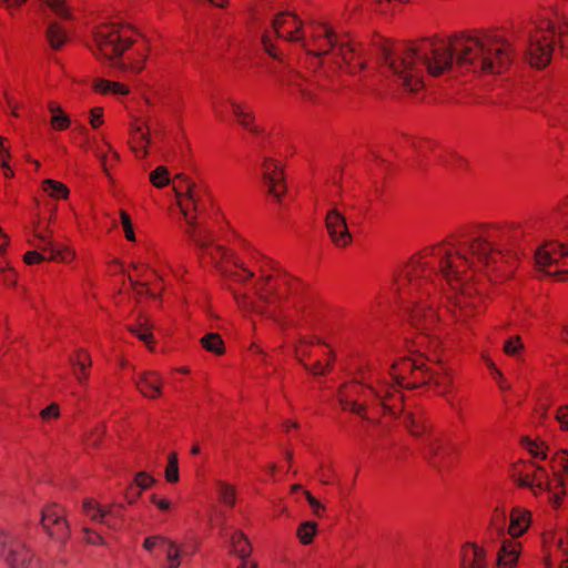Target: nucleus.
<instances>
[{
  "label": "nucleus",
  "instance_id": "obj_1",
  "mask_svg": "<svg viewBox=\"0 0 568 568\" xmlns=\"http://www.w3.org/2000/svg\"><path fill=\"white\" fill-rule=\"evenodd\" d=\"M521 235L517 224L465 226L450 241L426 248L418 260L413 258L395 281L400 297H410L412 325L428 329L435 322V312L426 311L412 294V288L418 287L428 293L434 275L443 277L456 291L452 313L457 323L466 324L480 302L473 294L478 288L468 283L473 272L479 267L498 268L499 262L508 264L518 258L515 245Z\"/></svg>",
  "mask_w": 568,
  "mask_h": 568
},
{
  "label": "nucleus",
  "instance_id": "obj_2",
  "mask_svg": "<svg viewBox=\"0 0 568 568\" xmlns=\"http://www.w3.org/2000/svg\"><path fill=\"white\" fill-rule=\"evenodd\" d=\"M382 59L394 79L408 91L424 87L425 71L437 77L453 68L500 73L514 59L510 42L495 33L454 37L445 40H424L415 47L390 49L383 44Z\"/></svg>",
  "mask_w": 568,
  "mask_h": 568
},
{
  "label": "nucleus",
  "instance_id": "obj_3",
  "mask_svg": "<svg viewBox=\"0 0 568 568\" xmlns=\"http://www.w3.org/2000/svg\"><path fill=\"white\" fill-rule=\"evenodd\" d=\"M176 179L181 180L179 185H174L178 206L185 222V234L196 244V246L206 252L212 261L217 262L219 258L226 257V251L220 246L210 250L211 241L209 231L204 224L197 221L196 216H192L191 211L202 212V195L206 192L204 186H199L184 174H178Z\"/></svg>",
  "mask_w": 568,
  "mask_h": 568
},
{
  "label": "nucleus",
  "instance_id": "obj_4",
  "mask_svg": "<svg viewBox=\"0 0 568 568\" xmlns=\"http://www.w3.org/2000/svg\"><path fill=\"white\" fill-rule=\"evenodd\" d=\"M312 43L304 48L310 54L316 58L328 57L334 63L341 65L344 63L347 72L355 74L357 71L364 70L366 60L362 49L351 40L341 38L331 27L325 23H316L313 26Z\"/></svg>",
  "mask_w": 568,
  "mask_h": 568
},
{
  "label": "nucleus",
  "instance_id": "obj_5",
  "mask_svg": "<svg viewBox=\"0 0 568 568\" xmlns=\"http://www.w3.org/2000/svg\"><path fill=\"white\" fill-rule=\"evenodd\" d=\"M129 33V29L116 23L100 24L93 30L94 47L91 50L95 55L103 58L114 71H131L138 74L142 71L143 62L146 59L144 52L139 53L141 62L131 60L126 63L121 60L123 52L134 42Z\"/></svg>",
  "mask_w": 568,
  "mask_h": 568
},
{
  "label": "nucleus",
  "instance_id": "obj_6",
  "mask_svg": "<svg viewBox=\"0 0 568 568\" xmlns=\"http://www.w3.org/2000/svg\"><path fill=\"white\" fill-rule=\"evenodd\" d=\"M426 369L427 367L422 361L405 358L399 363H394L390 367L389 374L394 384L384 383L379 388L368 386V390L385 410L395 415L397 410L395 402L400 403L403 398L395 390V386L414 388L417 386V383L423 384Z\"/></svg>",
  "mask_w": 568,
  "mask_h": 568
},
{
  "label": "nucleus",
  "instance_id": "obj_7",
  "mask_svg": "<svg viewBox=\"0 0 568 568\" xmlns=\"http://www.w3.org/2000/svg\"><path fill=\"white\" fill-rule=\"evenodd\" d=\"M556 37L560 50L568 57V24L557 28L554 23L548 22L546 31H538L529 37L526 54L531 65L544 68L550 62Z\"/></svg>",
  "mask_w": 568,
  "mask_h": 568
},
{
  "label": "nucleus",
  "instance_id": "obj_8",
  "mask_svg": "<svg viewBox=\"0 0 568 568\" xmlns=\"http://www.w3.org/2000/svg\"><path fill=\"white\" fill-rule=\"evenodd\" d=\"M302 29L303 22L295 14L287 11L278 13L272 20L271 31L264 32L262 37L264 50L271 57L275 59L278 58L277 53L274 51L271 33L291 42H300L303 48H307L308 41H306L302 33Z\"/></svg>",
  "mask_w": 568,
  "mask_h": 568
},
{
  "label": "nucleus",
  "instance_id": "obj_9",
  "mask_svg": "<svg viewBox=\"0 0 568 568\" xmlns=\"http://www.w3.org/2000/svg\"><path fill=\"white\" fill-rule=\"evenodd\" d=\"M535 262L539 271L558 281L568 280V247L548 243L535 252Z\"/></svg>",
  "mask_w": 568,
  "mask_h": 568
},
{
  "label": "nucleus",
  "instance_id": "obj_10",
  "mask_svg": "<svg viewBox=\"0 0 568 568\" xmlns=\"http://www.w3.org/2000/svg\"><path fill=\"white\" fill-rule=\"evenodd\" d=\"M0 558L9 568H36L30 550L16 536L0 531Z\"/></svg>",
  "mask_w": 568,
  "mask_h": 568
},
{
  "label": "nucleus",
  "instance_id": "obj_11",
  "mask_svg": "<svg viewBox=\"0 0 568 568\" xmlns=\"http://www.w3.org/2000/svg\"><path fill=\"white\" fill-rule=\"evenodd\" d=\"M82 508L84 514L93 523L105 525L111 530L120 529L116 519L122 517V511L124 509L122 504H119L118 506H102L98 503H94L92 499H85L83 501Z\"/></svg>",
  "mask_w": 568,
  "mask_h": 568
},
{
  "label": "nucleus",
  "instance_id": "obj_12",
  "mask_svg": "<svg viewBox=\"0 0 568 568\" xmlns=\"http://www.w3.org/2000/svg\"><path fill=\"white\" fill-rule=\"evenodd\" d=\"M41 525L48 535L58 541L64 542L69 537V525L61 507L57 504H51L42 509Z\"/></svg>",
  "mask_w": 568,
  "mask_h": 568
},
{
  "label": "nucleus",
  "instance_id": "obj_13",
  "mask_svg": "<svg viewBox=\"0 0 568 568\" xmlns=\"http://www.w3.org/2000/svg\"><path fill=\"white\" fill-rule=\"evenodd\" d=\"M325 225L332 242L337 247H346L352 242V234L348 231L346 219L337 209H332L327 212Z\"/></svg>",
  "mask_w": 568,
  "mask_h": 568
},
{
  "label": "nucleus",
  "instance_id": "obj_14",
  "mask_svg": "<svg viewBox=\"0 0 568 568\" xmlns=\"http://www.w3.org/2000/svg\"><path fill=\"white\" fill-rule=\"evenodd\" d=\"M263 169V182L266 184L268 192L280 201L285 192L284 178L280 164L274 160L265 159Z\"/></svg>",
  "mask_w": 568,
  "mask_h": 568
},
{
  "label": "nucleus",
  "instance_id": "obj_15",
  "mask_svg": "<svg viewBox=\"0 0 568 568\" xmlns=\"http://www.w3.org/2000/svg\"><path fill=\"white\" fill-rule=\"evenodd\" d=\"M551 470L556 488L560 490L552 491L551 499L555 506H559L565 496V474H568V452L562 449L556 453L551 460Z\"/></svg>",
  "mask_w": 568,
  "mask_h": 568
},
{
  "label": "nucleus",
  "instance_id": "obj_16",
  "mask_svg": "<svg viewBox=\"0 0 568 568\" xmlns=\"http://www.w3.org/2000/svg\"><path fill=\"white\" fill-rule=\"evenodd\" d=\"M50 233H51V231L49 230V227H47L43 232L40 230H36L34 236L38 240V242L37 243L30 242V243L41 251L49 252L50 255H49L48 260L61 261V262L69 261V257H71V253L68 250H63L62 247L55 245L49 239Z\"/></svg>",
  "mask_w": 568,
  "mask_h": 568
},
{
  "label": "nucleus",
  "instance_id": "obj_17",
  "mask_svg": "<svg viewBox=\"0 0 568 568\" xmlns=\"http://www.w3.org/2000/svg\"><path fill=\"white\" fill-rule=\"evenodd\" d=\"M487 552L476 544L466 542L460 552V568H487Z\"/></svg>",
  "mask_w": 568,
  "mask_h": 568
},
{
  "label": "nucleus",
  "instance_id": "obj_18",
  "mask_svg": "<svg viewBox=\"0 0 568 568\" xmlns=\"http://www.w3.org/2000/svg\"><path fill=\"white\" fill-rule=\"evenodd\" d=\"M224 538L227 539L230 554L237 557L240 560L250 558L252 554V546L247 536L241 530H234L225 534Z\"/></svg>",
  "mask_w": 568,
  "mask_h": 568
},
{
  "label": "nucleus",
  "instance_id": "obj_19",
  "mask_svg": "<svg viewBox=\"0 0 568 568\" xmlns=\"http://www.w3.org/2000/svg\"><path fill=\"white\" fill-rule=\"evenodd\" d=\"M520 555V542L513 539H504L497 555L498 568H514Z\"/></svg>",
  "mask_w": 568,
  "mask_h": 568
},
{
  "label": "nucleus",
  "instance_id": "obj_20",
  "mask_svg": "<svg viewBox=\"0 0 568 568\" xmlns=\"http://www.w3.org/2000/svg\"><path fill=\"white\" fill-rule=\"evenodd\" d=\"M423 384H433L438 394L446 395V390L452 385L450 372L445 367H442L440 372L427 367L424 373Z\"/></svg>",
  "mask_w": 568,
  "mask_h": 568
},
{
  "label": "nucleus",
  "instance_id": "obj_21",
  "mask_svg": "<svg viewBox=\"0 0 568 568\" xmlns=\"http://www.w3.org/2000/svg\"><path fill=\"white\" fill-rule=\"evenodd\" d=\"M447 454V447L440 438L434 436L425 438V455L434 467H439Z\"/></svg>",
  "mask_w": 568,
  "mask_h": 568
},
{
  "label": "nucleus",
  "instance_id": "obj_22",
  "mask_svg": "<svg viewBox=\"0 0 568 568\" xmlns=\"http://www.w3.org/2000/svg\"><path fill=\"white\" fill-rule=\"evenodd\" d=\"M136 386L144 396L151 398H154L161 394V378L154 372L142 374L136 379Z\"/></svg>",
  "mask_w": 568,
  "mask_h": 568
},
{
  "label": "nucleus",
  "instance_id": "obj_23",
  "mask_svg": "<svg viewBox=\"0 0 568 568\" xmlns=\"http://www.w3.org/2000/svg\"><path fill=\"white\" fill-rule=\"evenodd\" d=\"M529 513L524 509L515 508L510 515V525L508 534L513 538L520 537L529 527Z\"/></svg>",
  "mask_w": 568,
  "mask_h": 568
},
{
  "label": "nucleus",
  "instance_id": "obj_24",
  "mask_svg": "<svg viewBox=\"0 0 568 568\" xmlns=\"http://www.w3.org/2000/svg\"><path fill=\"white\" fill-rule=\"evenodd\" d=\"M230 104L233 111L234 116L237 119L239 123L250 132L258 135L263 131L260 126L253 124L254 114L252 111H248L242 106L239 102L234 100H230Z\"/></svg>",
  "mask_w": 568,
  "mask_h": 568
},
{
  "label": "nucleus",
  "instance_id": "obj_25",
  "mask_svg": "<svg viewBox=\"0 0 568 568\" xmlns=\"http://www.w3.org/2000/svg\"><path fill=\"white\" fill-rule=\"evenodd\" d=\"M230 104L233 111L234 116L237 119L239 123L250 132L258 135L263 131L260 126L253 124L254 114L252 111H248L242 106L239 102L234 100H230Z\"/></svg>",
  "mask_w": 568,
  "mask_h": 568
},
{
  "label": "nucleus",
  "instance_id": "obj_26",
  "mask_svg": "<svg viewBox=\"0 0 568 568\" xmlns=\"http://www.w3.org/2000/svg\"><path fill=\"white\" fill-rule=\"evenodd\" d=\"M230 104L233 111L234 116L237 119L239 123L250 132L258 135L263 131L260 126L253 124L254 114L252 111H248L242 106L239 102L234 100H230Z\"/></svg>",
  "mask_w": 568,
  "mask_h": 568
},
{
  "label": "nucleus",
  "instance_id": "obj_27",
  "mask_svg": "<svg viewBox=\"0 0 568 568\" xmlns=\"http://www.w3.org/2000/svg\"><path fill=\"white\" fill-rule=\"evenodd\" d=\"M166 557L168 566L166 568H179L181 561V556L189 555L186 551L182 550L176 542L173 540L165 538L164 542L160 548Z\"/></svg>",
  "mask_w": 568,
  "mask_h": 568
},
{
  "label": "nucleus",
  "instance_id": "obj_28",
  "mask_svg": "<svg viewBox=\"0 0 568 568\" xmlns=\"http://www.w3.org/2000/svg\"><path fill=\"white\" fill-rule=\"evenodd\" d=\"M45 37L50 44V47L54 50H59L62 48V45L67 41V33L62 29V27L55 22L52 21L49 23L47 30H45Z\"/></svg>",
  "mask_w": 568,
  "mask_h": 568
},
{
  "label": "nucleus",
  "instance_id": "obj_29",
  "mask_svg": "<svg viewBox=\"0 0 568 568\" xmlns=\"http://www.w3.org/2000/svg\"><path fill=\"white\" fill-rule=\"evenodd\" d=\"M70 363L75 367L74 375L80 383L88 378L87 367L91 366L90 356L84 351H79L77 358H71Z\"/></svg>",
  "mask_w": 568,
  "mask_h": 568
},
{
  "label": "nucleus",
  "instance_id": "obj_30",
  "mask_svg": "<svg viewBox=\"0 0 568 568\" xmlns=\"http://www.w3.org/2000/svg\"><path fill=\"white\" fill-rule=\"evenodd\" d=\"M94 89L101 93H114L125 95L129 93V88L122 83L113 82L104 79H98L94 82Z\"/></svg>",
  "mask_w": 568,
  "mask_h": 568
},
{
  "label": "nucleus",
  "instance_id": "obj_31",
  "mask_svg": "<svg viewBox=\"0 0 568 568\" xmlns=\"http://www.w3.org/2000/svg\"><path fill=\"white\" fill-rule=\"evenodd\" d=\"M263 284L257 288L260 300L266 304H272L275 300L281 298V294L277 288L270 287L271 275L262 277Z\"/></svg>",
  "mask_w": 568,
  "mask_h": 568
},
{
  "label": "nucleus",
  "instance_id": "obj_32",
  "mask_svg": "<svg viewBox=\"0 0 568 568\" xmlns=\"http://www.w3.org/2000/svg\"><path fill=\"white\" fill-rule=\"evenodd\" d=\"M404 424L414 436L425 434L428 428V424L422 416H415L413 414H407L404 417Z\"/></svg>",
  "mask_w": 568,
  "mask_h": 568
},
{
  "label": "nucleus",
  "instance_id": "obj_33",
  "mask_svg": "<svg viewBox=\"0 0 568 568\" xmlns=\"http://www.w3.org/2000/svg\"><path fill=\"white\" fill-rule=\"evenodd\" d=\"M202 346L212 353L217 355L224 353V344L221 336L217 333H209L201 338Z\"/></svg>",
  "mask_w": 568,
  "mask_h": 568
},
{
  "label": "nucleus",
  "instance_id": "obj_34",
  "mask_svg": "<svg viewBox=\"0 0 568 568\" xmlns=\"http://www.w3.org/2000/svg\"><path fill=\"white\" fill-rule=\"evenodd\" d=\"M132 134L134 139H136V144L133 145V152L136 156H145L148 154L146 144L149 143V135L146 132L142 131V128L139 125L133 126Z\"/></svg>",
  "mask_w": 568,
  "mask_h": 568
},
{
  "label": "nucleus",
  "instance_id": "obj_35",
  "mask_svg": "<svg viewBox=\"0 0 568 568\" xmlns=\"http://www.w3.org/2000/svg\"><path fill=\"white\" fill-rule=\"evenodd\" d=\"M317 532V524L315 521H304L297 528V537L303 545H308L313 541Z\"/></svg>",
  "mask_w": 568,
  "mask_h": 568
},
{
  "label": "nucleus",
  "instance_id": "obj_36",
  "mask_svg": "<svg viewBox=\"0 0 568 568\" xmlns=\"http://www.w3.org/2000/svg\"><path fill=\"white\" fill-rule=\"evenodd\" d=\"M152 324L148 318L141 320L138 324V326L130 327V332L141 341H143L146 345L150 346V343L152 342Z\"/></svg>",
  "mask_w": 568,
  "mask_h": 568
},
{
  "label": "nucleus",
  "instance_id": "obj_37",
  "mask_svg": "<svg viewBox=\"0 0 568 568\" xmlns=\"http://www.w3.org/2000/svg\"><path fill=\"white\" fill-rule=\"evenodd\" d=\"M43 191L53 197L65 199L69 195L68 187L63 183L52 179H47L43 181Z\"/></svg>",
  "mask_w": 568,
  "mask_h": 568
},
{
  "label": "nucleus",
  "instance_id": "obj_38",
  "mask_svg": "<svg viewBox=\"0 0 568 568\" xmlns=\"http://www.w3.org/2000/svg\"><path fill=\"white\" fill-rule=\"evenodd\" d=\"M49 110L52 113L51 123L55 130H64L69 126L70 120L59 105L50 103Z\"/></svg>",
  "mask_w": 568,
  "mask_h": 568
},
{
  "label": "nucleus",
  "instance_id": "obj_39",
  "mask_svg": "<svg viewBox=\"0 0 568 568\" xmlns=\"http://www.w3.org/2000/svg\"><path fill=\"white\" fill-rule=\"evenodd\" d=\"M531 478L538 489L552 491L551 480L542 466L536 467Z\"/></svg>",
  "mask_w": 568,
  "mask_h": 568
},
{
  "label": "nucleus",
  "instance_id": "obj_40",
  "mask_svg": "<svg viewBox=\"0 0 568 568\" xmlns=\"http://www.w3.org/2000/svg\"><path fill=\"white\" fill-rule=\"evenodd\" d=\"M180 478L179 462L176 453H170L168 456V466L165 469V479L169 483H176Z\"/></svg>",
  "mask_w": 568,
  "mask_h": 568
},
{
  "label": "nucleus",
  "instance_id": "obj_41",
  "mask_svg": "<svg viewBox=\"0 0 568 568\" xmlns=\"http://www.w3.org/2000/svg\"><path fill=\"white\" fill-rule=\"evenodd\" d=\"M150 181L156 187H164L170 183L169 171L165 166H158L150 173Z\"/></svg>",
  "mask_w": 568,
  "mask_h": 568
},
{
  "label": "nucleus",
  "instance_id": "obj_42",
  "mask_svg": "<svg viewBox=\"0 0 568 568\" xmlns=\"http://www.w3.org/2000/svg\"><path fill=\"white\" fill-rule=\"evenodd\" d=\"M339 403L344 409H348L354 414L362 416L363 418H367L365 415L366 406L364 404H358L356 400L348 398V396L342 394L339 396Z\"/></svg>",
  "mask_w": 568,
  "mask_h": 568
},
{
  "label": "nucleus",
  "instance_id": "obj_43",
  "mask_svg": "<svg viewBox=\"0 0 568 568\" xmlns=\"http://www.w3.org/2000/svg\"><path fill=\"white\" fill-rule=\"evenodd\" d=\"M506 513L500 510L499 508L495 509V513L490 520L491 529H494L498 537H503L505 534V525H506Z\"/></svg>",
  "mask_w": 568,
  "mask_h": 568
},
{
  "label": "nucleus",
  "instance_id": "obj_44",
  "mask_svg": "<svg viewBox=\"0 0 568 568\" xmlns=\"http://www.w3.org/2000/svg\"><path fill=\"white\" fill-rule=\"evenodd\" d=\"M217 489L220 498L223 503L227 504L229 506H234L235 504V490L232 486L224 481L217 483Z\"/></svg>",
  "mask_w": 568,
  "mask_h": 568
},
{
  "label": "nucleus",
  "instance_id": "obj_45",
  "mask_svg": "<svg viewBox=\"0 0 568 568\" xmlns=\"http://www.w3.org/2000/svg\"><path fill=\"white\" fill-rule=\"evenodd\" d=\"M49 8L62 19H71L72 16L65 6V0H47Z\"/></svg>",
  "mask_w": 568,
  "mask_h": 568
},
{
  "label": "nucleus",
  "instance_id": "obj_46",
  "mask_svg": "<svg viewBox=\"0 0 568 568\" xmlns=\"http://www.w3.org/2000/svg\"><path fill=\"white\" fill-rule=\"evenodd\" d=\"M524 344L519 336H513L508 338L504 344V351L506 354L515 356L518 354L520 349H523Z\"/></svg>",
  "mask_w": 568,
  "mask_h": 568
},
{
  "label": "nucleus",
  "instance_id": "obj_47",
  "mask_svg": "<svg viewBox=\"0 0 568 568\" xmlns=\"http://www.w3.org/2000/svg\"><path fill=\"white\" fill-rule=\"evenodd\" d=\"M0 281L6 285H14L17 282L16 272L7 264L0 262Z\"/></svg>",
  "mask_w": 568,
  "mask_h": 568
},
{
  "label": "nucleus",
  "instance_id": "obj_48",
  "mask_svg": "<svg viewBox=\"0 0 568 568\" xmlns=\"http://www.w3.org/2000/svg\"><path fill=\"white\" fill-rule=\"evenodd\" d=\"M120 215H121V222H122V226H123V230L125 233V237L129 241H135V234H134L133 225H132L129 214L125 211H121Z\"/></svg>",
  "mask_w": 568,
  "mask_h": 568
},
{
  "label": "nucleus",
  "instance_id": "obj_49",
  "mask_svg": "<svg viewBox=\"0 0 568 568\" xmlns=\"http://www.w3.org/2000/svg\"><path fill=\"white\" fill-rule=\"evenodd\" d=\"M153 481L154 479L151 476L144 471H140L135 475L133 485L140 487L141 489H146Z\"/></svg>",
  "mask_w": 568,
  "mask_h": 568
},
{
  "label": "nucleus",
  "instance_id": "obj_50",
  "mask_svg": "<svg viewBox=\"0 0 568 568\" xmlns=\"http://www.w3.org/2000/svg\"><path fill=\"white\" fill-rule=\"evenodd\" d=\"M304 495L313 509L315 516L321 517L325 507L314 497L310 491H304Z\"/></svg>",
  "mask_w": 568,
  "mask_h": 568
},
{
  "label": "nucleus",
  "instance_id": "obj_51",
  "mask_svg": "<svg viewBox=\"0 0 568 568\" xmlns=\"http://www.w3.org/2000/svg\"><path fill=\"white\" fill-rule=\"evenodd\" d=\"M526 447L530 452V454L536 458L545 459L547 456L546 452L542 448H540V446L537 443L530 439H526Z\"/></svg>",
  "mask_w": 568,
  "mask_h": 568
},
{
  "label": "nucleus",
  "instance_id": "obj_52",
  "mask_svg": "<svg viewBox=\"0 0 568 568\" xmlns=\"http://www.w3.org/2000/svg\"><path fill=\"white\" fill-rule=\"evenodd\" d=\"M83 532L85 534L87 542L92 545H105L103 537L90 528H83Z\"/></svg>",
  "mask_w": 568,
  "mask_h": 568
},
{
  "label": "nucleus",
  "instance_id": "obj_53",
  "mask_svg": "<svg viewBox=\"0 0 568 568\" xmlns=\"http://www.w3.org/2000/svg\"><path fill=\"white\" fill-rule=\"evenodd\" d=\"M166 537L163 536H152L144 540L143 547L151 551L153 548L158 547L161 548L162 544L164 542Z\"/></svg>",
  "mask_w": 568,
  "mask_h": 568
},
{
  "label": "nucleus",
  "instance_id": "obj_54",
  "mask_svg": "<svg viewBox=\"0 0 568 568\" xmlns=\"http://www.w3.org/2000/svg\"><path fill=\"white\" fill-rule=\"evenodd\" d=\"M556 419L559 422L562 429H568V405L557 409Z\"/></svg>",
  "mask_w": 568,
  "mask_h": 568
},
{
  "label": "nucleus",
  "instance_id": "obj_55",
  "mask_svg": "<svg viewBox=\"0 0 568 568\" xmlns=\"http://www.w3.org/2000/svg\"><path fill=\"white\" fill-rule=\"evenodd\" d=\"M103 110L102 108H93L90 112V123L93 128H98L103 123Z\"/></svg>",
  "mask_w": 568,
  "mask_h": 568
},
{
  "label": "nucleus",
  "instance_id": "obj_56",
  "mask_svg": "<svg viewBox=\"0 0 568 568\" xmlns=\"http://www.w3.org/2000/svg\"><path fill=\"white\" fill-rule=\"evenodd\" d=\"M23 260L27 264H33L42 262L47 260V257L38 251H29L24 254Z\"/></svg>",
  "mask_w": 568,
  "mask_h": 568
},
{
  "label": "nucleus",
  "instance_id": "obj_57",
  "mask_svg": "<svg viewBox=\"0 0 568 568\" xmlns=\"http://www.w3.org/2000/svg\"><path fill=\"white\" fill-rule=\"evenodd\" d=\"M40 416L45 420L51 417L57 418L59 416V406L57 404H51L41 410Z\"/></svg>",
  "mask_w": 568,
  "mask_h": 568
},
{
  "label": "nucleus",
  "instance_id": "obj_58",
  "mask_svg": "<svg viewBox=\"0 0 568 568\" xmlns=\"http://www.w3.org/2000/svg\"><path fill=\"white\" fill-rule=\"evenodd\" d=\"M234 265L236 267H241L243 270V272L246 274L245 276H243L241 273H235L234 277L236 280L244 282V281L253 277L254 274L251 271H247L246 268H244L242 263L239 262L237 260H234Z\"/></svg>",
  "mask_w": 568,
  "mask_h": 568
},
{
  "label": "nucleus",
  "instance_id": "obj_59",
  "mask_svg": "<svg viewBox=\"0 0 568 568\" xmlns=\"http://www.w3.org/2000/svg\"><path fill=\"white\" fill-rule=\"evenodd\" d=\"M140 495L141 490H136L134 485H130L126 490L125 498L129 504H133Z\"/></svg>",
  "mask_w": 568,
  "mask_h": 568
},
{
  "label": "nucleus",
  "instance_id": "obj_60",
  "mask_svg": "<svg viewBox=\"0 0 568 568\" xmlns=\"http://www.w3.org/2000/svg\"><path fill=\"white\" fill-rule=\"evenodd\" d=\"M95 153H97V156L100 159L101 161V164H102V168H103V171L109 174V168H108V163H109V156L100 151L99 149L95 150Z\"/></svg>",
  "mask_w": 568,
  "mask_h": 568
},
{
  "label": "nucleus",
  "instance_id": "obj_61",
  "mask_svg": "<svg viewBox=\"0 0 568 568\" xmlns=\"http://www.w3.org/2000/svg\"><path fill=\"white\" fill-rule=\"evenodd\" d=\"M103 428H98L97 432L88 438V444L91 446H98L99 438L103 435Z\"/></svg>",
  "mask_w": 568,
  "mask_h": 568
},
{
  "label": "nucleus",
  "instance_id": "obj_62",
  "mask_svg": "<svg viewBox=\"0 0 568 568\" xmlns=\"http://www.w3.org/2000/svg\"><path fill=\"white\" fill-rule=\"evenodd\" d=\"M152 503L156 505L162 510H168L170 508V501L168 499H159L155 496H152L151 498Z\"/></svg>",
  "mask_w": 568,
  "mask_h": 568
},
{
  "label": "nucleus",
  "instance_id": "obj_63",
  "mask_svg": "<svg viewBox=\"0 0 568 568\" xmlns=\"http://www.w3.org/2000/svg\"><path fill=\"white\" fill-rule=\"evenodd\" d=\"M307 371H310L314 375H322L326 371V366H323L321 363H316L313 367L305 366Z\"/></svg>",
  "mask_w": 568,
  "mask_h": 568
},
{
  "label": "nucleus",
  "instance_id": "obj_64",
  "mask_svg": "<svg viewBox=\"0 0 568 568\" xmlns=\"http://www.w3.org/2000/svg\"><path fill=\"white\" fill-rule=\"evenodd\" d=\"M236 568H258V565L256 561L246 558L242 559Z\"/></svg>",
  "mask_w": 568,
  "mask_h": 568
}]
</instances>
